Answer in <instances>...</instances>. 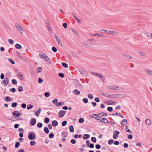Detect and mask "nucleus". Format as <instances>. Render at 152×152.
<instances>
[{"label":"nucleus","mask_w":152,"mask_h":152,"mask_svg":"<svg viewBox=\"0 0 152 152\" xmlns=\"http://www.w3.org/2000/svg\"><path fill=\"white\" fill-rule=\"evenodd\" d=\"M21 114V113L18 111H15L13 113V115H15L16 117H19L20 115Z\"/></svg>","instance_id":"nucleus-7"},{"label":"nucleus","mask_w":152,"mask_h":152,"mask_svg":"<svg viewBox=\"0 0 152 152\" xmlns=\"http://www.w3.org/2000/svg\"><path fill=\"white\" fill-rule=\"evenodd\" d=\"M43 79H42L41 78L39 77V78L38 80L39 83H41L42 82H43Z\"/></svg>","instance_id":"nucleus-63"},{"label":"nucleus","mask_w":152,"mask_h":152,"mask_svg":"<svg viewBox=\"0 0 152 152\" xmlns=\"http://www.w3.org/2000/svg\"><path fill=\"white\" fill-rule=\"evenodd\" d=\"M41 110V109L40 108H39L38 110V111H36L35 112V114L37 115V116H38L39 115Z\"/></svg>","instance_id":"nucleus-17"},{"label":"nucleus","mask_w":152,"mask_h":152,"mask_svg":"<svg viewBox=\"0 0 152 152\" xmlns=\"http://www.w3.org/2000/svg\"><path fill=\"white\" fill-rule=\"evenodd\" d=\"M35 137V134L32 133H30L28 136V138L30 140H33Z\"/></svg>","instance_id":"nucleus-5"},{"label":"nucleus","mask_w":152,"mask_h":152,"mask_svg":"<svg viewBox=\"0 0 152 152\" xmlns=\"http://www.w3.org/2000/svg\"><path fill=\"white\" fill-rule=\"evenodd\" d=\"M90 73L92 75H94L95 76H103V75H102V74H101L99 73H96L95 72L90 71Z\"/></svg>","instance_id":"nucleus-14"},{"label":"nucleus","mask_w":152,"mask_h":152,"mask_svg":"<svg viewBox=\"0 0 152 152\" xmlns=\"http://www.w3.org/2000/svg\"><path fill=\"white\" fill-rule=\"evenodd\" d=\"M17 102H14L12 104L11 106L12 107L14 108L16 107L17 105Z\"/></svg>","instance_id":"nucleus-32"},{"label":"nucleus","mask_w":152,"mask_h":152,"mask_svg":"<svg viewBox=\"0 0 152 152\" xmlns=\"http://www.w3.org/2000/svg\"><path fill=\"white\" fill-rule=\"evenodd\" d=\"M66 112V111H65L61 110L58 113V116L60 117H62L64 115Z\"/></svg>","instance_id":"nucleus-3"},{"label":"nucleus","mask_w":152,"mask_h":152,"mask_svg":"<svg viewBox=\"0 0 152 152\" xmlns=\"http://www.w3.org/2000/svg\"><path fill=\"white\" fill-rule=\"evenodd\" d=\"M15 24L17 29L22 34L23 31V28L17 23H15Z\"/></svg>","instance_id":"nucleus-1"},{"label":"nucleus","mask_w":152,"mask_h":152,"mask_svg":"<svg viewBox=\"0 0 152 152\" xmlns=\"http://www.w3.org/2000/svg\"><path fill=\"white\" fill-rule=\"evenodd\" d=\"M15 72L17 73V76H23V75L22 74L20 73L19 72V71L17 70V69H15Z\"/></svg>","instance_id":"nucleus-19"},{"label":"nucleus","mask_w":152,"mask_h":152,"mask_svg":"<svg viewBox=\"0 0 152 152\" xmlns=\"http://www.w3.org/2000/svg\"><path fill=\"white\" fill-rule=\"evenodd\" d=\"M114 134L113 135V138L114 139H116L118 137V134H120V132L118 131H114Z\"/></svg>","instance_id":"nucleus-4"},{"label":"nucleus","mask_w":152,"mask_h":152,"mask_svg":"<svg viewBox=\"0 0 152 152\" xmlns=\"http://www.w3.org/2000/svg\"><path fill=\"white\" fill-rule=\"evenodd\" d=\"M49 137L50 138H52L54 137V134L53 133H51L49 134Z\"/></svg>","instance_id":"nucleus-36"},{"label":"nucleus","mask_w":152,"mask_h":152,"mask_svg":"<svg viewBox=\"0 0 152 152\" xmlns=\"http://www.w3.org/2000/svg\"><path fill=\"white\" fill-rule=\"evenodd\" d=\"M9 42L11 44H12L14 43V41L12 39H9L8 40Z\"/></svg>","instance_id":"nucleus-59"},{"label":"nucleus","mask_w":152,"mask_h":152,"mask_svg":"<svg viewBox=\"0 0 152 152\" xmlns=\"http://www.w3.org/2000/svg\"><path fill=\"white\" fill-rule=\"evenodd\" d=\"M62 66L65 68H66L68 67V64L64 62H63L62 63Z\"/></svg>","instance_id":"nucleus-25"},{"label":"nucleus","mask_w":152,"mask_h":152,"mask_svg":"<svg viewBox=\"0 0 152 152\" xmlns=\"http://www.w3.org/2000/svg\"><path fill=\"white\" fill-rule=\"evenodd\" d=\"M67 124V121H63L62 123V125L64 126L66 125Z\"/></svg>","instance_id":"nucleus-45"},{"label":"nucleus","mask_w":152,"mask_h":152,"mask_svg":"<svg viewBox=\"0 0 152 152\" xmlns=\"http://www.w3.org/2000/svg\"><path fill=\"white\" fill-rule=\"evenodd\" d=\"M26 106V104L25 103H23L21 104V107L23 108H25Z\"/></svg>","instance_id":"nucleus-56"},{"label":"nucleus","mask_w":152,"mask_h":152,"mask_svg":"<svg viewBox=\"0 0 152 152\" xmlns=\"http://www.w3.org/2000/svg\"><path fill=\"white\" fill-rule=\"evenodd\" d=\"M42 69L41 67H38L37 69V72H38V73L40 72L41 71Z\"/></svg>","instance_id":"nucleus-49"},{"label":"nucleus","mask_w":152,"mask_h":152,"mask_svg":"<svg viewBox=\"0 0 152 152\" xmlns=\"http://www.w3.org/2000/svg\"><path fill=\"white\" fill-rule=\"evenodd\" d=\"M71 142L72 144H75L76 143V141L74 139H72L71 140Z\"/></svg>","instance_id":"nucleus-48"},{"label":"nucleus","mask_w":152,"mask_h":152,"mask_svg":"<svg viewBox=\"0 0 152 152\" xmlns=\"http://www.w3.org/2000/svg\"><path fill=\"white\" fill-rule=\"evenodd\" d=\"M128 128L129 127L128 126H126L125 129L126 131L128 132L132 133V132L129 129H128Z\"/></svg>","instance_id":"nucleus-37"},{"label":"nucleus","mask_w":152,"mask_h":152,"mask_svg":"<svg viewBox=\"0 0 152 152\" xmlns=\"http://www.w3.org/2000/svg\"><path fill=\"white\" fill-rule=\"evenodd\" d=\"M44 95L46 97H48L50 95V93L49 92H45L44 93Z\"/></svg>","instance_id":"nucleus-38"},{"label":"nucleus","mask_w":152,"mask_h":152,"mask_svg":"<svg viewBox=\"0 0 152 152\" xmlns=\"http://www.w3.org/2000/svg\"><path fill=\"white\" fill-rule=\"evenodd\" d=\"M109 122V121L106 118H103L100 121V122L104 123H107Z\"/></svg>","instance_id":"nucleus-11"},{"label":"nucleus","mask_w":152,"mask_h":152,"mask_svg":"<svg viewBox=\"0 0 152 152\" xmlns=\"http://www.w3.org/2000/svg\"><path fill=\"white\" fill-rule=\"evenodd\" d=\"M8 60L12 64H14L15 63V62L11 58H9L8 59Z\"/></svg>","instance_id":"nucleus-41"},{"label":"nucleus","mask_w":152,"mask_h":152,"mask_svg":"<svg viewBox=\"0 0 152 152\" xmlns=\"http://www.w3.org/2000/svg\"><path fill=\"white\" fill-rule=\"evenodd\" d=\"M11 100V98L9 96L6 97L5 98V100L7 102H10Z\"/></svg>","instance_id":"nucleus-26"},{"label":"nucleus","mask_w":152,"mask_h":152,"mask_svg":"<svg viewBox=\"0 0 152 152\" xmlns=\"http://www.w3.org/2000/svg\"><path fill=\"white\" fill-rule=\"evenodd\" d=\"M52 50L54 52H56L57 51V49L55 47H53L52 48Z\"/></svg>","instance_id":"nucleus-47"},{"label":"nucleus","mask_w":152,"mask_h":152,"mask_svg":"<svg viewBox=\"0 0 152 152\" xmlns=\"http://www.w3.org/2000/svg\"><path fill=\"white\" fill-rule=\"evenodd\" d=\"M62 26L64 28H66L67 27V24L66 23H64Z\"/></svg>","instance_id":"nucleus-61"},{"label":"nucleus","mask_w":152,"mask_h":152,"mask_svg":"<svg viewBox=\"0 0 152 152\" xmlns=\"http://www.w3.org/2000/svg\"><path fill=\"white\" fill-rule=\"evenodd\" d=\"M146 71L147 73L150 74L151 75H152V71L149 70H146Z\"/></svg>","instance_id":"nucleus-54"},{"label":"nucleus","mask_w":152,"mask_h":152,"mask_svg":"<svg viewBox=\"0 0 152 152\" xmlns=\"http://www.w3.org/2000/svg\"><path fill=\"white\" fill-rule=\"evenodd\" d=\"M16 54L17 56L20 58L22 59V57L20 56L19 53L17 51L16 52Z\"/></svg>","instance_id":"nucleus-46"},{"label":"nucleus","mask_w":152,"mask_h":152,"mask_svg":"<svg viewBox=\"0 0 152 152\" xmlns=\"http://www.w3.org/2000/svg\"><path fill=\"white\" fill-rule=\"evenodd\" d=\"M88 97L90 99H92L93 98V96L92 94H89L88 95Z\"/></svg>","instance_id":"nucleus-60"},{"label":"nucleus","mask_w":152,"mask_h":152,"mask_svg":"<svg viewBox=\"0 0 152 152\" xmlns=\"http://www.w3.org/2000/svg\"><path fill=\"white\" fill-rule=\"evenodd\" d=\"M99 115L102 116H106L107 115V113L105 112H101L99 114Z\"/></svg>","instance_id":"nucleus-34"},{"label":"nucleus","mask_w":152,"mask_h":152,"mask_svg":"<svg viewBox=\"0 0 152 152\" xmlns=\"http://www.w3.org/2000/svg\"><path fill=\"white\" fill-rule=\"evenodd\" d=\"M54 37L57 41V43L58 44L60 45L61 46H62V43L61 42V40L57 36L56 34H54Z\"/></svg>","instance_id":"nucleus-2"},{"label":"nucleus","mask_w":152,"mask_h":152,"mask_svg":"<svg viewBox=\"0 0 152 152\" xmlns=\"http://www.w3.org/2000/svg\"><path fill=\"white\" fill-rule=\"evenodd\" d=\"M44 54H46L43 53H40V57L42 58L43 59V58H44L45 57V55H44Z\"/></svg>","instance_id":"nucleus-35"},{"label":"nucleus","mask_w":152,"mask_h":152,"mask_svg":"<svg viewBox=\"0 0 152 152\" xmlns=\"http://www.w3.org/2000/svg\"><path fill=\"white\" fill-rule=\"evenodd\" d=\"M120 143L118 141H116L114 142V144L115 145H119Z\"/></svg>","instance_id":"nucleus-62"},{"label":"nucleus","mask_w":152,"mask_h":152,"mask_svg":"<svg viewBox=\"0 0 152 152\" xmlns=\"http://www.w3.org/2000/svg\"><path fill=\"white\" fill-rule=\"evenodd\" d=\"M118 88V86H109L107 87V89L109 90H118L117 88Z\"/></svg>","instance_id":"nucleus-6"},{"label":"nucleus","mask_w":152,"mask_h":152,"mask_svg":"<svg viewBox=\"0 0 152 152\" xmlns=\"http://www.w3.org/2000/svg\"><path fill=\"white\" fill-rule=\"evenodd\" d=\"M36 122V120L34 118H33L31 119L30 121V124L31 125L33 126L35 125Z\"/></svg>","instance_id":"nucleus-9"},{"label":"nucleus","mask_w":152,"mask_h":152,"mask_svg":"<svg viewBox=\"0 0 152 152\" xmlns=\"http://www.w3.org/2000/svg\"><path fill=\"white\" fill-rule=\"evenodd\" d=\"M37 126L38 127L41 128L43 126V124L41 122H39L37 124Z\"/></svg>","instance_id":"nucleus-28"},{"label":"nucleus","mask_w":152,"mask_h":152,"mask_svg":"<svg viewBox=\"0 0 152 152\" xmlns=\"http://www.w3.org/2000/svg\"><path fill=\"white\" fill-rule=\"evenodd\" d=\"M91 140L94 142H96L97 141L96 138L94 137H91Z\"/></svg>","instance_id":"nucleus-39"},{"label":"nucleus","mask_w":152,"mask_h":152,"mask_svg":"<svg viewBox=\"0 0 152 152\" xmlns=\"http://www.w3.org/2000/svg\"><path fill=\"white\" fill-rule=\"evenodd\" d=\"M20 145V143L19 142H15V147L16 148H18L19 147Z\"/></svg>","instance_id":"nucleus-40"},{"label":"nucleus","mask_w":152,"mask_h":152,"mask_svg":"<svg viewBox=\"0 0 152 152\" xmlns=\"http://www.w3.org/2000/svg\"><path fill=\"white\" fill-rule=\"evenodd\" d=\"M145 122L146 124L148 125H150L151 124V121L149 119H146Z\"/></svg>","instance_id":"nucleus-21"},{"label":"nucleus","mask_w":152,"mask_h":152,"mask_svg":"<svg viewBox=\"0 0 152 152\" xmlns=\"http://www.w3.org/2000/svg\"><path fill=\"white\" fill-rule=\"evenodd\" d=\"M72 16L75 18V20H77L78 22L79 23H81V21L80 19H78V18L76 16V15H75L73 13H72Z\"/></svg>","instance_id":"nucleus-13"},{"label":"nucleus","mask_w":152,"mask_h":152,"mask_svg":"<svg viewBox=\"0 0 152 152\" xmlns=\"http://www.w3.org/2000/svg\"><path fill=\"white\" fill-rule=\"evenodd\" d=\"M83 101L85 102V103H87L88 102V99L87 98H83Z\"/></svg>","instance_id":"nucleus-55"},{"label":"nucleus","mask_w":152,"mask_h":152,"mask_svg":"<svg viewBox=\"0 0 152 152\" xmlns=\"http://www.w3.org/2000/svg\"><path fill=\"white\" fill-rule=\"evenodd\" d=\"M49 121L50 119L46 117L44 119V122L46 124L48 123L49 122Z\"/></svg>","instance_id":"nucleus-27"},{"label":"nucleus","mask_w":152,"mask_h":152,"mask_svg":"<svg viewBox=\"0 0 152 152\" xmlns=\"http://www.w3.org/2000/svg\"><path fill=\"white\" fill-rule=\"evenodd\" d=\"M74 92L76 95H79L80 94V91H79L76 89L74 90Z\"/></svg>","instance_id":"nucleus-22"},{"label":"nucleus","mask_w":152,"mask_h":152,"mask_svg":"<svg viewBox=\"0 0 152 152\" xmlns=\"http://www.w3.org/2000/svg\"><path fill=\"white\" fill-rule=\"evenodd\" d=\"M44 132L46 134H48L49 132V130L47 127H45L44 129Z\"/></svg>","instance_id":"nucleus-23"},{"label":"nucleus","mask_w":152,"mask_h":152,"mask_svg":"<svg viewBox=\"0 0 152 152\" xmlns=\"http://www.w3.org/2000/svg\"><path fill=\"white\" fill-rule=\"evenodd\" d=\"M107 34H109V33H110L111 34H115L117 33L116 32L109 31H108V30H107Z\"/></svg>","instance_id":"nucleus-31"},{"label":"nucleus","mask_w":152,"mask_h":152,"mask_svg":"<svg viewBox=\"0 0 152 152\" xmlns=\"http://www.w3.org/2000/svg\"><path fill=\"white\" fill-rule=\"evenodd\" d=\"M68 135V133L67 132L65 131H62L61 133V136L63 137H66Z\"/></svg>","instance_id":"nucleus-12"},{"label":"nucleus","mask_w":152,"mask_h":152,"mask_svg":"<svg viewBox=\"0 0 152 152\" xmlns=\"http://www.w3.org/2000/svg\"><path fill=\"white\" fill-rule=\"evenodd\" d=\"M127 120L126 119H124L122 121L121 124L122 126H124L126 124H127Z\"/></svg>","instance_id":"nucleus-16"},{"label":"nucleus","mask_w":152,"mask_h":152,"mask_svg":"<svg viewBox=\"0 0 152 152\" xmlns=\"http://www.w3.org/2000/svg\"><path fill=\"white\" fill-rule=\"evenodd\" d=\"M112 115L115 116V115H119V116H121V115L119 114V113L118 112L112 114Z\"/></svg>","instance_id":"nucleus-57"},{"label":"nucleus","mask_w":152,"mask_h":152,"mask_svg":"<svg viewBox=\"0 0 152 152\" xmlns=\"http://www.w3.org/2000/svg\"><path fill=\"white\" fill-rule=\"evenodd\" d=\"M36 143L34 141H31L30 142V144L31 146H34L35 145Z\"/></svg>","instance_id":"nucleus-51"},{"label":"nucleus","mask_w":152,"mask_h":152,"mask_svg":"<svg viewBox=\"0 0 152 152\" xmlns=\"http://www.w3.org/2000/svg\"><path fill=\"white\" fill-rule=\"evenodd\" d=\"M84 120L83 118H80L79 120V123H82L84 122Z\"/></svg>","instance_id":"nucleus-30"},{"label":"nucleus","mask_w":152,"mask_h":152,"mask_svg":"<svg viewBox=\"0 0 152 152\" xmlns=\"http://www.w3.org/2000/svg\"><path fill=\"white\" fill-rule=\"evenodd\" d=\"M113 141V139H110L108 141V143L109 145L112 144Z\"/></svg>","instance_id":"nucleus-53"},{"label":"nucleus","mask_w":152,"mask_h":152,"mask_svg":"<svg viewBox=\"0 0 152 152\" xmlns=\"http://www.w3.org/2000/svg\"><path fill=\"white\" fill-rule=\"evenodd\" d=\"M90 137V135L88 134H85L83 137L84 139L86 140L88 139Z\"/></svg>","instance_id":"nucleus-18"},{"label":"nucleus","mask_w":152,"mask_h":152,"mask_svg":"<svg viewBox=\"0 0 152 152\" xmlns=\"http://www.w3.org/2000/svg\"><path fill=\"white\" fill-rule=\"evenodd\" d=\"M44 55H45V57L44 58H43V59L46 61L49 64L51 63V61L50 60V59L49 58V57L47 56L46 54H44Z\"/></svg>","instance_id":"nucleus-8"},{"label":"nucleus","mask_w":152,"mask_h":152,"mask_svg":"<svg viewBox=\"0 0 152 152\" xmlns=\"http://www.w3.org/2000/svg\"><path fill=\"white\" fill-rule=\"evenodd\" d=\"M15 48L17 49H20L22 48V46L18 43H17L15 44Z\"/></svg>","instance_id":"nucleus-20"},{"label":"nucleus","mask_w":152,"mask_h":152,"mask_svg":"<svg viewBox=\"0 0 152 152\" xmlns=\"http://www.w3.org/2000/svg\"><path fill=\"white\" fill-rule=\"evenodd\" d=\"M12 82L14 84V85H16L17 84V81L15 79H13L12 80Z\"/></svg>","instance_id":"nucleus-52"},{"label":"nucleus","mask_w":152,"mask_h":152,"mask_svg":"<svg viewBox=\"0 0 152 152\" xmlns=\"http://www.w3.org/2000/svg\"><path fill=\"white\" fill-rule=\"evenodd\" d=\"M82 72H81L80 71V72L82 74V75H85L86 76V75H88V74L85 71H82Z\"/></svg>","instance_id":"nucleus-42"},{"label":"nucleus","mask_w":152,"mask_h":152,"mask_svg":"<svg viewBox=\"0 0 152 152\" xmlns=\"http://www.w3.org/2000/svg\"><path fill=\"white\" fill-rule=\"evenodd\" d=\"M33 107V106L31 104H28L27 106V109L28 110H30L32 109Z\"/></svg>","instance_id":"nucleus-33"},{"label":"nucleus","mask_w":152,"mask_h":152,"mask_svg":"<svg viewBox=\"0 0 152 152\" xmlns=\"http://www.w3.org/2000/svg\"><path fill=\"white\" fill-rule=\"evenodd\" d=\"M96 148L98 149H99L101 148V146L99 144H96L95 146Z\"/></svg>","instance_id":"nucleus-50"},{"label":"nucleus","mask_w":152,"mask_h":152,"mask_svg":"<svg viewBox=\"0 0 152 152\" xmlns=\"http://www.w3.org/2000/svg\"><path fill=\"white\" fill-rule=\"evenodd\" d=\"M107 110L109 112H111L113 111V109L112 107H107Z\"/></svg>","instance_id":"nucleus-44"},{"label":"nucleus","mask_w":152,"mask_h":152,"mask_svg":"<svg viewBox=\"0 0 152 152\" xmlns=\"http://www.w3.org/2000/svg\"><path fill=\"white\" fill-rule=\"evenodd\" d=\"M69 129L71 132H74V129L72 125H70L69 127Z\"/></svg>","instance_id":"nucleus-24"},{"label":"nucleus","mask_w":152,"mask_h":152,"mask_svg":"<svg viewBox=\"0 0 152 152\" xmlns=\"http://www.w3.org/2000/svg\"><path fill=\"white\" fill-rule=\"evenodd\" d=\"M58 101V100L57 99H55L52 101V102L53 103L55 104H56V103H57Z\"/></svg>","instance_id":"nucleus-64"},{"label":"nucleus","mask_w":152,"mask_h":152,"mask_svg":"<svg viewBox=\"0 0 152 152\" xmlns=\"http://www.w3.org/2000/svg\"><path fill=\"white\" fill-rule=\"evenodd\" d=\"M115 95V94L109 95V98H116Z\"/></svg>","instance_id":"nucleus-43"},{"label":"nucleus","mask_w":152,"mask_h":152,"mask_svg":"<svg viewBox=\"0 0 152 152\" xmlns=\"http://www.w3.org/2000/svg\"><path fill=\"white\" fill-rule=\"evenodd\" d=\"M23 89V87L22 86H20L18 87V91L20 92L22 91Z\"/></svg>","instance_id":"nucleus-29"},{"label":"nucleus","mask_w":152,"mask_h":152,"mask_svg":"<svg viewBox=\"0 0 152 152\" xmlns=\"http://www.w3.org/2000/svg\"><path fill=\"white\" fill-rule=\"evenodd\" d=\"M58 122L56 120H53L52 122V125L54 127L57 126L58 125Z\"/></svg>","instance_id":"nucleus-15"},{"label":"nucleus","mask_w":152,"mask_h":152,"mask_svg":"<svg viewBox=\"0 0 152 152\" xmlns=\"http://www.w3.org/2000/svg\"><path fill=\"white\" fill-rule=\"evenodd\" d=\"M10 91L12 92H15L16 91V89L15 88H12V89H10Z\"/></svg>","instance_id":"nucleus-58"},{"label":"nucleus","mask_w":152,"mask_h":152,"mask_svg":"<svg viewBox=\"0 0 152 152\" xmlns=\"http://www.w3.org/2000/svg\"><path fill=\"white\" fill-rule=\"evenodd\" d=\"M9 80L7 78H5L1 82V83L7 86L8 84Z\"/></svg>","instance_id":"nucleus-10"}]
</instances>
